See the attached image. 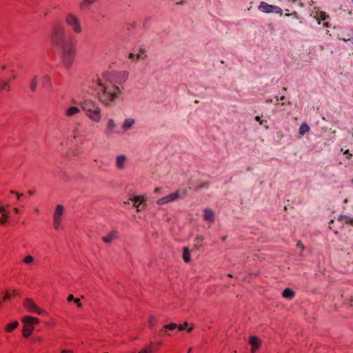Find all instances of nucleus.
<instances>
[{"instance_id": "obj_5", "label": "nucleus", "mask_w": 353, "mask_h": 353, "mask_svg": "<svg viewBox=\"0 0 353 353\" xmlns=\"http://www.w3.org/2000/svg\"><path fill=\"white\" fill-rule=\"evenodd\" d=\"M65 21L74 33L79 34L83 32L81 19L76 14L68 13L65 16Z\"/></svg>"}, {"instance_id": "obj_2", "label": "nucleus", "mask_w": 353, "mask_h": 353, "mask_svg": "<svg viewBox=\"0 0 353 353\" xmlns=\"http://www.w3.org/2000/svg\"><path fill=\"white\" fill-rule=\"evenodd\" d=\"M85 115L95 123H99L102 119L101 109L94 101L86 99L80 104Z\"/></svg>"}, {"instance_id": "obj_43", "label": "nucleus", "mask_w": 353, "mask_h": 353, "mask_svg": "<svg viewBox=\"0 0 353 353\" xmlns=\"http://www.w3.org/2000/svg\"><path fill=\"white\" fill-rule=\"evenodd\" d=\"M296 246L298 248H300L301 249L303 250L304 249V245L302 243V242L301 241H298L297 243H296Z\"/></svg>"}, {"instance_id": "obj_19", "label": "nucleus", "mask_w": 353, "mask_h": 353, "mask_svg": "<svg viewBox=\"0 0 353 353\" xmlns=\"http://www.w3.org/2000/svg\"><path fill=\"white\" fill-rule=\"evenodd\" d=\"M79 113H80V109L78 107L70 106L65 110V114L68 117H72Z\"/></svg>"}, {"instance_id": "obj_37", "label": "nucleus", "mask_w": 353, "mask_h": 353, "mask_svg": "<svg viewBox=\"0 0 353 353\" xmlns=\"http://www.w3.org/2000/svg\"><path fill=\"white\" fill-rule=\"evenodd\" d=\"M203 240V237L202 236H197L194 239L196 246H197V247L201 246Z\"/></svg>"}, {"instance_id": "obj_22", "label": "nucleus", "mask_w": 353, "mask_h": 353, "mask_svg": "<svg viewBox=\"0 0 353 353\" xmlns=\"http://www.w3.org/2000/svg\"><path fill=\"white\" fill-rule=\"evenodd\" d=\"M67 301L68 303L73 302V303L75 304L77 307L84 306L81 302V299H79V298L74 299L73 295H72V294H70L69 296H68Z\"/></svg>"}, {"instance_id": "obj_60", "label": "nucleus", "mask_w": 353, "mask_h": 353, "mask_svg": "<svg viewBox=\"0 0 353 353\" xmlns=\"http://www.w3.org/2000/svg\"><path fill=\"white\" fill-rule=\"evenodd\" d=\"M38 311H39V314H41V313H43L45 310H38Z\"/></svg>"}, {"instance_id": "obj_49", "label": "nucleus", "mask_w": 353, "mask_h": 353, "mask_svg": "<svg viewBox=\"0 0 353 353\" xmlns=\"http://www.w3.org/2000/svg\"><path fill=\"white\" fill-rule=\"evenodd\" d=\"M255 120L259 121L260 123V121L261 120V117L259 116H256L255 117Z\"/></svg>"}, {"instance_id": "obj_32", "label": "nucleus", "mask_w": 353, "mask_h": 353, "mask_svg": "<svg viewBox=\"0 0 353 353\" xmlns=\"http://www.w3.org/2000/svg\"><path fill=\"white\" fill-rule=\"evenodd\" d=\"M208 185L207 183H205V182H199L196 185V186L195 188V190L196 191H199V190H202L203 188L206 189V188H208Z\"/></svg>"}, {"instance_id": "obj_18", "label": "nucleus", "mask_w": 353, "mask_h": 353, "mask_svg": "<svg viewBox=\"0 0 353 353\" xmlns=\"http://www.w3.org/2000/svg\"><path fill=\"white\" fill-rule=\"evenodd\" d=\"M63 212H64V208L62 205H57L54 215H53V219L61 220L62 216L63 214Z\"/></svg>"}, {"instance_id": "obj_52", "label": "nucleus", "mask_w": 353, "mask_h": 353, "mask_svg": "<svg viewBox=\"0 0 353 353\" xmlns=\"http://www.w3.org/2000/svg\"><path fill=\"white\" fill-rule=\"evenodd\" d=\"M132 199H130L129 200H128L127 201L124 202V204H130V202L132 201Z\"/></svg>"}, {"instance_id": "obj_17", "label": "nucleus", "mask_w": 353, "mask_h": 353, "mask_svg": "<svg viewBox=\"0 0 353 353\" xmlns=\"http://www.w3.org/2000/svg\"><path fill=\"white\" fill-rule=\"evenodd\" d=\"M203 218L210 222L214 221V213L210 208H205L203 211Z\"/></svg>"}, {"instance_id": "obj_8", "label": "nucleus", "mask_w": 353, "mask_h": 353, "mask_svg": "<svg viewBox=\"0 0 353 353\" xmlns=\"http://www.w3.org/2000/svg\"><path fill=\"white\" fill-rule=\"evenodd\" d=\"M258 9L264 13L270 14V13H276L279 14L280 16L283 14L282 9L277 6L268 4L266 2L262 1L259 6Z\"/></svg>"}, {"instance_id": "obj_16", "label": "nucleus", "mask_w": 353, "mask_h": 353, "mask_svg": "<svg viewBox=\"0 0 353 353\" xmlns=\"http://www.w3.org/2000/svg\"><path fill=\"white\" fill-rule=\"evenodd\" d=\"M118 236V232L116 230L110 231L107 236H103L102 240L104 243H109Z\"/></svg>"}, {"instance_id": "obj_31", "label": "nucleus", "mask_w": 353, "mask_h": 353, "mask_svg": "<svg viewBox=\"0 0 353 353\" xmlns=\"http://www.w3.org/2000/svg\"><path fill=\"white\" fill-rule=\"evenodd\" d=\"M34 258L31 255H27L23 259V262L28 265L32 264L34 263Z\"/></svg>"}, {"instance_id": "obj_64", "label": "nucleus", "mask_w": 353, "mask_h": 353, "mask_svg": "<svg viewBox=\"0 0 353 353\" xmlns=\"http://www.w3.org/2000/svg\"><path fill=\"white\" fill-rule=\"evenodd\" d=\"M161 345V342H159V343H158L157 344V346H160Z\"/></svg>"}, {"instance_id": "obj_53", "label": "nucleus", "mask_w": 353, "mask_h": 353, "mask_svg": "<svg viewBox=\"0 0 353 353\" xmlns=\"http://www.w3.org/2000/svg\"><path fill=\"white\" fill-rule=\"evenodd\" d=\"M14 211L16 213H19V208H14Z\"/></svg>"}, {"instance_id": "obj_46", "label": "nucleus", "mask_w": 353, "mask_h": 353, "mask_svg": "<svg viewBox=\"0 0 353 353\" xmlns=\"http://www.w3.org/2000/svg\"><path fill=\"white\" fill-rule=\"evenodd\" d=\"M160 190H161V188H155L154 192V193H159Z\"/></svg>"}, {"instance_id": "obj_55", "label": "nucleus", "mask_w": 353, "mask_h": 353, "mask_svg": "<svg viewBox=\"0 0 353 353\" xmlns=\"http://www.w3.org/2000/svg\"><path fill=\"white\" fill-rule=\"evenodd\" d=\"M272 102H273V101H272V99H267V100H266V103H272Z\"/></svg>"}, {"instance_id": "obj_38", "label": "nucleus", "mask_w": 353, "mask_h": 353, "mask_svg": "<svg viewBox=\"0 0 353 353\" xmlns=\"http://www.w3.org/2000/svg\"><path fill=\"white\" fill-rule=\"evenodd\" d=\"M328 18H329V16L325 12H321L319 17L317 18V20L325 21V19H327Z\"/></svg>"}, {"instance_id": "obj_62", "label": "nucleus", "mask_w": 353, "mask_h": 353, "mask_svg": "<svg viewBox=\"0 0 353 353\" xmlns=\"http://www.w3.org/2000/svg\"><path fill=\"white\" fill-rule=\"evenodd\" d=\"M275 98H276L275 102H277V101H279V97H276Z\"/></svg>"}, {"instance_id": "obj_39", "label": "nucleus", "mask_w": 353, "mask_h": 353, "mask_svg": "<svg viewBox=\"0 0 353 353\" xmlns=\"http://www.w3.org/2000/svg\"><path fill=\"white\" fill-rule=\"evenodd\" d=\"M61 223V220L53 219V225H54V228L55 230H59Z\"/></svg>"}, {"instance_id": "obj_1", "label": "nucleus", "mask_w": 353, "mask_h": 353, "mask_svg": "<svg viewBox=\"0 0 353 353\" xmlns=\"http://www.w3.org/2000/svg\"><path fill=\"white\" fill-rule=\"evenodd\" d=\"M128 75L127 71L117 72L114 74V83L111 81L103 82L101 79H97L94 82L93 87L97 92L99 101L106 107H112L123 94L122 88L117 84L121 85L125 83Z\"/></svg>"}, {"instance_id": "obj_3", "label": "nucleus", "mask_w": 353, "mask_h": 353, "mask_svg": "<svg viewBox=\"0 0 353 353\" xmlns=\"http://www.w3.org/2000/svg\"><path fill=\"white\" fill-rule=\"evenodd\" d=\"M65 41V30L63 25L54 24L52 28L50 42L54 46H62Z\"/></svg>"}, {"instance_id": "obj_14", "label": "nucleus", "mask_w": 353, "mask_h": 353, "mask_svg": "<svg viewBox=\"0 0 353 353\" xmlns=\"http://www.w3.org/2000/svg\"><path fill=\"white\" fill-rule=\"evenodd\" d=\"M135 124V119L131 117L127 118L123 122L121 125V128L123 131H128L132 128L134 125Z\"/></svg>"}, {"instance_id": "obj_50", "label": "nucleus", "mask_w": 353, "mask_h": 353, "mask_svg": "<svg viewBox=\"0 0 353 353\" xmlns=\"http://www.w3.org/2000/svg\"><path fill=\"white\" fill-rule=\"evenodd\" d=\"M266 122H267V121H266V120H261V121H260L259 124H260V125H263V124H264L265 123H266Z\"/></svg>"}, {"instance_id": "obj_59", "label": "nucleus", "mask_w": 353, "mask_h": 353, "mask_svg": "<svg viewBox=\"0 0 353 353\" xmlns=\"http://www.w3.org/2000/svg\"><path fill=\"white\" fill-rule=\"evenodd\" d=\"M1 68H2V70H6V65H2Z\"/></svg>"}, {"instance_id": "obj_34", "label": "nucleus", "mask_w": 353, "mask_h": 353, "mask_svg": "<svg viewBox=\"0 0 353 353\" xmlns=\"http://www.w3.org/2000/svg\"><path fill=\"white\" fill-rule=\"evenodd\" d=\"M152 24V18L148 17L145 19L143 26L145 28H148Z\"/></svg>"}, {"instance_id": "obj_11", "label": "nucleus", "mask_w": 353, "mask_h": 353, "mask_svg": "<svg viewBox=\"0 0 353 353\" xmlns=\"http://www.w3.org/2000/svg\"><path fill=\"white\" fill-rule=\"evenodd\" d=\"M147 57L145 51L144 50H140L137 54L130 52L128 54V58L132 61L143 60Z\"/></svg>"}, {"instance_id": "obj_40", "label": "nucleus", "mask_w": 353, "mask_h": 353, "mask_svg": "<svg viewBox=\"0 0 353 353\" xmlns=\"http://www.w3.org/2000/svg\"><path fill=\"white\" fill-rule=\"evenodd\" d=\"M188 323L185 322L184 323L181 324L179 325H177L176 328H178L179 330L182 331V330H184L186 328V327H188Z\"/></svg>"}, {"instance_id": "obj_15", "label": "nucleus", "mask_w": 353, "mask_h": 353, "mask_svg": "<svg viewBox=\"0 0 353 353\" xmlns=\"http://www.w3.org/2000/svg\"><path fill=\"white\" fill-rule=\"evenodd\" d=\"M117 124L113 119H108L106 125V134L108 135L112 134L114 132Z\"/></svg>"}, {"instance_id": "obj_25", "label": "nucleus", "mask_w": 353, "mask_h": 353, "mask_svg": "<svg viewBox=\"0 0 353 353\" xmlns=\"http://www.w3.org/2000/svg\"><path fill=\"white\" fill-rule=\"evenodd\" d=\"M24 306L26 309H40L32 300L28 299L24 301Z\"/></svg>"}, {"instance_id": "obj_10", "label": "nucleus", "mask_w": 353, "mask_h": 353, "mask_svg": "<svg viewBox=\"0 0 353 353\" xmlns=\"http://www.w3.org/2000/svg\"><path fill=\"white\" fill-rule=\"evenodd\" d=\"M248 343L252 346L251 352L255 353L256 351L260 347L261 345V340L256 336H250L248 339Z\"/></svg>"}, {"instance_id": "obj_61", "label": "nucleus", "mask_w": 353, "mask_h": 353, "mask_svg": "<svg viewBox=\"0 0 353 353\" xmlns=\"http://www.w3.org/2000/svg\"><path fill=\"white\" fill-rule=\"evenodd\" d=\"M34 210H35L37 212H39V208H34Z\"/></svg>"}, {"instance_id": "obj_4", "label": "nucleus", "mask_w": 353, "mask_h": 353, "mask_svg": "<svg viewBox=\"0 0 353 353\" xmlns=\"http://www.w3.org/2000/svg\"><path fill=\"white\" fill-rule=\"evenodd\" d=\"M75 56L74 47L71 44H64L61 46V59L63 65L70 68Z\"/></svg>"}, {"instance_id": "obj_54", "label": "nucleus", "mask_w": 353, "mask_h": 353, "mask_svg": "<svg viewBox=\"0 0 353 353\" xmlns=\"http://www.w3.org/2000/svg\"><path fill=\"white\" fill-rule=\"evenodd\" d=\"M323 26H325V27H329V24H328V23H327V22H325V23H323Z\"/></svg>"}, {"instance_id": "obj_12", "label": "nucleus", "mask_w": 353, "mask_h": 353, "mask_svg": "<svg viewBox=\"0 0 353 353\" xmlns=\"http://www.w3.org/2000/svg\"><path fill=\"white\" fill-rule=\"evenodd\" d=\"M127 157L124 154L118 155L116 157V167L119 170H123L125 167Z\"/></svg>"}, {"instance_id": "obj_20", "label": "nucleus", "mask_w": 353, "mask_h": 353, "mask_svg": "<svg viewBox=\"0 0 353 353\" xmlns=\"http://www.w3.org/2000/svg\"><path fill=\"white\" fill-rule=\"evenodd\" d=\"M39 83V77L34 75L30 81V89L32 92H35Z\"/></svg>"}, {"instance_id": "obj_21", "label": "nucleus", "mask_w": 353, "mask_h": 353, "mask_svg": "<svg viewBox=\"0 0 353 353\" xmlns=\"http://www.w3.org/2000/svg\"><path fill=\"white\" fill-rule=\"evenodd\" d=\"M337 221L345 224L353 225V219L345 215H340L337 218Z\"/></svg>"}, {"instance_id": "obj_47", "label": "nucleus", "mask_w": 353, "mask_h": 353, "mask_svg": "<svg viewBox=\"0 0 353 353\" xmlns=\"http://www.w3.org/2000/svg\"><path fill=\"white\" fill-rule=\"evenodd\" d=\"M72 352L70 350H62L61 353H72Z\"/></svg>"}, {"instance_id": "obj_36", "label": "nucleus", "mask_w": 353, "mask_h": 353, "mask_svg": "<svg viewBox=\"0 0 353 353\" xmlns=\"http://www.w3.org/2000/svg\"><path fill=\"white\" fill-rule=\"evenodd\" d=\"M0 213H1V216L5 218V219H8L9 215L6 212V208L3 205L0 206Z\"/></svg>"}, {"instance_id": "obj_29", "label": "nucleus", "mask_w": 353, "mask_h": 353, "mask_svg": "<svg viewBox=\"0 0 353 353\" xmlns=\"http://www.w3.org/2000/svg\"><path fill=\"white\" fill-rule=\"evenodd\" d=\"M18 325H19V323L17 321L12 322L7 325V326L6 327V330L7 332H11V331L14 330L18 326Z\"/></svg>"}, {"instance_id": "obj_57", "label": "nucleus", "mask_w": 353, "mask_h": 353, "mask_svg": "<svg viewBox=\"0 0 353 353\" xmlns=\"http://www.w3.org/2000/svg\"><path fill=\"white\" fill-rule=\"evenodd\" d=\"M279 100L283 101V100H284V99H285V97H284V96H282V97H280V98H279Z\"/></svg>"}, {"instance_id": "obj_30", "label": "nucleus", "mask_w": 353, "mask_h": 353, "mask_svg": "<svg viewBox=\"0 0 353 353\" xmlns=\"http://www.w3.org/2000/svg\"><path fill=\"white\" fill-rule=\"evenodd\" d=\"M9 89H10V82L1 81L0 79V91L4 90H9Z\"/></svg>"}, {"instance_id": "obj_44", "label": "nucleus", "mask_w": 353, "mask_h": 353, "mask_svg": "<svg viewBox=\"0 0 353 353\" xmlns=\"http://www.w3.org/2000/svg\"><path fill=\"white\" fill-rule=\"evenodd\" d=\"M7 220L8 219H5V218L2 216V218H0V224L5 223L7 221Z\"/></svg>"}, {"instance_id": "obj_6", "label": "nucleus", "mask_w": 353, "mask_h": 353, "mask_svg": "<svg viewBox=\"0 0 353 353\" xmlns=\"http://www.w3.org/2000/svg\"><path fill=\"white\" fill-rule=\"evenodd\" d=\"M187 191L185 190H179L175 192L171 193L165 196L162 197L157 201V205H163L172 201H174L186 195Z\"/></svg>"}, {"instance_id": "obj_56", "label": "nucleus", "mask_w": 353, "mask_h": 353, "mask_svg": "<svg viewBox=\"0 0 353 353\" xmlns=\"http://www.w3.org/2000/svg\"><path fill=\"white\" fill-rule=\"evenodd\" d=\"M344 154H348L350 156H351V154L349 153V150H345V152H344Z\"/></svg>"}, {"instance_id": "obj_35", "label": "nucleus", "mask_w": 353, "mask_h": 353, "mask_svg": "<svg viewBox=\"0 0 353 353\" xmlns=\"http://www.w3.org/2000/svg\"><path fill=\"white\" fill-rule=\"evenodd\" d=\"M43 85L47 87L51 86V79L50 76L45 75L43 77Z\"/></svg>"}, {"instance_id": "obj_33", "label": "nucleus", "mask_w": 353, "mask_h": 353, "mask_svg": "<svg viewBox=\"0 0 353 353\" xmlns=\"http://www.w3.org/2000/svg\"><path fill=\"white\" fill-rule=\"evenodd\" d=\"M81 136V130L78 126L75 127L72 130L73 139H77Z\"/></svg>"}, {"instance_id": "obj_23", "label": "nucleus", "mask_w": 353, "mask_h": 353, "mask_svg": "<svg viewBox=\"0 0 353 353\" xmlns=\"http://www.w3.org/2000/svg\"><path fill=\"white\" fill-rule=\"evenodd\" d=\"M183 259L185 262H190L191 260L190 252L188 247L183 248Z\"/></svg>"}, {"instance_id": "obj_48", "label": "nucleus", "mask_w": 353, "mask_h": 353, "mask_svg": "<svg viewBox=\"0 0 353 353\" xmlns=\"http://www.w3.org/2000/svg\"><path fill=\"white\" fill-rule=\"evenodd\" d=\"M34 193H35V191H34V190H29V191H28V194H29L30 195H33Z\"/></svg>"}, {"instance_id": "obj_27", "label": "nucleus", "mask_w": 353, "mask_h": 353, "mask_svg": "<svg viewBox=\"0 0 353 353\" xmlns=\"http://www.w3.org/2000/svg\"><path fill=\"white\" fill-rule=\"evenodd\" d=\"M309 130H310L309 125L307 123H302L301 125L300 126L299 130V134L303 136L305 134H306L307 132H308Z\"/></svg>"}, {"instance_id": "obj_42", "label": "nucleus", "mask_w": 353, "mask_h": 353, "mask_svg": "<svg viewBox=\"0 0 353 353\" xmlns=\"http://www.w3.org/2000/svg\"><path fill=\"white\" fill-rule=\"evenodd\" d=\"M10 192L11 194H16V195L17 196V199H20V198H21V196H23V194H19V193H18V192H14V191H13V190H11Z\"/></svg>"}, {"instance_id": "obj_51", "label": "nucleus", "mask_w": 353, "mask_h": 353, "mask_svg": "<svg viewBox=\"0 0 353 353\" xmlns=\"http://www.w3.org/2000/svg\"><path fill=\"white\" fill-rule=\"evenodd\" d=\"M344 41H350L351 43L353 44V37L352 39H343Z\"/></svg>"}, {"instance_id": "obj_9", "label": "nucleus", "mask_w": 353, "mask_h": 353, "mask_svg": "<svg viewBox=\"0 0 353 353\" xmlns=\"http://www.w3.org/2000/svg\"><path fill=\"white\" fill-rule=\"evenodd\" d=\"M19 292L14 289H8L2 293V297L0 298V307L2 306L3 301H9L12 297L17 296Z\"/></svg>"}, {"instance_id": "obj_45", "label": "nucleus", "mask_w": 353, "mask_h": 353, "mask_svg": "<svg viewBox=\"0 0 353 353\" xmlns=\"http://www.w3.org/2000/svg\"><path fill=\"white\" fill-rule=\"evenodd\" d=\"M292 15H296V12H293L291 14H285L286 17L292 16Z\"/></svg>"}, {"instance_id": "obj_63", "label": "nucleus", "mask_w": 353, "mask_h": 353, "mask_svg": "<svg viewBox=\"0 0 353 353\" xmlns=\"http://www.w3.org/2000/svg\"><path fill=\"white\" fill-rule=\"evenodd\" d=\"M350 132H351V133H352V137H353V129H352V130L350 131Z\"/></svg>"}, {"instance_id": "obj_13", "label": "nucleus", "mask_w": 353, "mask_h": 353, "mask_svg": "<svg viewBox=\"0 0 353 353\" xmlns=\"http://www.w3.org/2000/svg\"><path fill=\"white\" fill-rule=\"evenodd\" d=\"M144 198L141 196H136L132 198L133 207L137 208V212L143 210V208L141 207V203L144 201Z\"/></svg>"}, {"instance_id": "obj_41", "label": "nucleus", "mask_w": 353, "mask_h": 353, "mask_svg": "<svg viewBox=\"0 0 353 353\" xmlns=\"http://www.w3.org/2000/svg\"><path fill=\"white\" fill-rule=\"evenodd\" d=\"M156 321V319L154 316H151L149 321V325L150 327H152L154 324V322Z\"/></svg>"}, {"instance_id": "obj_24", "label": "nucleus", "mask_w": 353, "mask_h": 353, "mask_svg": "<svg viewBox=\"0 0 353 353\" xmlns=\"http://www.w3.org/2000/svg\"><path fill=\"white\" fill-rule=\"evenodd\" d=\"M282 295L284 298L290 299L294 297V292L293 290L290 288H285L283 292Z\"/></svg>"}, {"instance_id": "obj_28", "label": "nucleus", "mask_w": 353, "mask_h": 353, "mask_svg": "<svg viewBox=\"0 0 353 353\" xmlns=\"http://www.w3.org/2000/svg\"><path fill=\"white\" fill-rule=\"evenodd\" d=\"M176 327H177V324L172 323H170V324L165 325L163 327V329L161 331L162 332L165 331L166 332H168L169 330H174Z\"/></svg>"}, {"instance_id": "obj_7", "label": "nucleus", "mask_w": 353, "mask_h": 353, "mask_svg": "<svg viewBox=\"0 0 353 353\" xmlns=\"http://www.w3.org/2000/svg\"><path fill=\"white\" fill-rule=\"evenodd\" d=\"M23 321L24 323L23 334L24 337L27 338L31 334V333L33 330L32 325L37 323L38 319L34 317L26 316L23 317Z\"/></svg>"}, {"instance_id": "obj_58", "label": "nucleus", "mask_w": 353, "mask_h": 353, "mask_svg": "<svg viewBox=\"0 0 353 353\" xmlns=\"http://www.w3.org/2000/svg\"><path fill=\"white\" fill-rule=\"evenodd\" d=\"M192 330V327H189V328L188 329V332H190Z\"/></svg>"}, {"instance_id": "obj_26", "label": "nucleus", "mask_w": 353, "mask_h": 353, "mask_svg": "<svg viewBox=\"0 0 353 353\" xmlns=\"http://www.w3.org/2000/svg\"><path fill=\"white\" fill-rule=\"evenodd\" d=\"M97 1V0H83L79 4V7L81 9H84Z\"/></svg>"}]
</instances>
